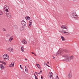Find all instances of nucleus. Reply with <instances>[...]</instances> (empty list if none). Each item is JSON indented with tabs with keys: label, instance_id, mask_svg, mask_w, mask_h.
Returning <instances> with one entry per match:
<instances>
[{
	"label": "nucleus",
	"instance_id": "obj_9",
	"mask_svg": "<svg viewBox=\"0 0 79 79\" xmlns=\"http://www.w3.org/2000/svg\"><path fill=\"white\" fill-rule=\"evenodd\" d=\"M13 40V36L10 37L9 39V41L10 42H11Z\"/></svg>",
	"mask_w": 79,
	"mask_h": 79
},
{
	"label": "nucleus",
	"instance_id": "obj_5",
	"mask_svg": "<svg viewBox=\"0 0 79 79\" xmlns=\"http://www.w3.org/2000/svg\"><path fill=\"white\" fill-rule=\"evenodd\" d=\"M6 15L10 19L11 18V14L10 13H7L6 14Z\"/></svg>",
	"mask_w": 79,
	"mask_h": 79
},
{
	"label": "nucleus",
	"instance_id": "obj_20",
	"mask_svg": "<svg viewBox=\"0 0 79 79\" xmlns=\"http://www.w3.org/2000/svg\"><path fill=\"white\" fill-rule=\"evenodd\" d=\"M36 66L37 67L39 68H40V65L38 64H36Z\"/></svg>",
	"mask_w": 79,
	"mask_h": 79
},
{
	"label": "nucleus",
	"instance_id": "obj_17",
	"mask_svg": "<svg viewBox=\"0 0 79 79\" xmlns=\"http://www.w3.org/2000/svg\"><path fill=\"white\" fill-rule=\"evenodd\" d=\"M14 28L15 29H18V26L16 25H15L14 26Z\"/></svg>",
	"mask_w": 79,
	"mask_h": 79
},
{
	"label": "nucleus",
	"instance_id": "obj_54",
	"mask_svg": "<svg viewBox=\"0 0 79 79\" xmlns=\"http://www.w3.org/2000/svg\"><path fill=\"white\" fill-rule=\"evenodd\" d=\"M25 68H26V66H25Z\"/></svg>",
	"mask_w": 79,
	"mask_h": 79
},
{
	"label": "nucleus",
	"instance_id": "obj_24",
	"mask_svg": "<svg viewBox=\"0 0 79 79\" xmlns=\"http://www.w3.org/2000/svg\"><path fill=\"white\" fill-rule=\"evenodd\" d=\"M3 14V12L2 11V10H0V15Z\"/></svg>",
	"mask_w": 79,
	"mask_h": 79
},
{
	"label": "nucleus",
	"instance_id": "obj_39",
	"mask_svg": "<svg viewBox=\"0 0 79 79\" xmlns=\"http://www.w3.org/2000/svg\"><path fill=\"white\" fill-rule=\"evenodd\" d=\"M53 59L54 60H55V57L53 56Z\"/></svg>",
	"mask_w": 79,
	"mask_h": 79
},
{
	"label": "nucleus",
	"instance_id": "obj_29",
	"mask_svg": "<svg viewBox=\"0 0 79 79\" xmlns=\"http://www.w3.org/2000/svg\"><path fill=\"white\" fill-rule=\"evenodd\" d=\"M65 34H66L67 35H68L69 34V33L65 31Z\"/></svg>",
	"mask_w": 79,
	"mask_h": 79
},
{
	"label": "nucleus",
	"instance_id": "obj_19",
	"mask_svg": "<svg viewBox=\"0 0 79 79\" xmlns=\"http://www.w3.org/2000/svg\"><path fill=\"white\" fill-rule=\"evenodd\" d=\"M21 50L22 51V52H24V48H23V46L21 47Z\"/></svg>",
	"mask_w": 79,
	"mask_h": 79
},
{
	"label": "nucleus",
	"instance_id": "obj_26",
	"mask_svg": "<svg viewBox=\"0 0 79 79\" xmlns=\"http://www.w3.org/2000/svg\"><path fill=\"white\" fill-rule=\"evenodd\" d=\"M34 76H35V79H38L37 78V77H36V75H35V74H34Z\"/></svg>",
	"mask_w": 79,
	"mask_h": 79
},
{
	"label": "nucleus",
	"instance_id": "obj_48",
	"mask_svg": "<svg viewBox=\"0 0 79 79\" xmlns=\"http://www.w3.org/2000/svg\"><path fill=\"white\" fill-rule=\"evenodd\" d=\"M44 64V65H45V64H47V63H45Z\"/></svg>",
	"mask_w": 79,
	"mask_h": 79
},
{
	"label": "nucleus",
	"instance_id": "obj_32",
	"mask_svg": "<svg viewBox=\"0 0 79 79\" xmlns=\"http://www.w3.org/2000/svg\"><path fill=\"white\" fill-rule=\"evenodd\" d=\"M27 19H31V18L29 17H27Z\"/></svg>",
	"mask_w": 79,
	"mask_h": 79
},
{
	"label": "nucleus",
	"instance_id": "obj_37",
	"mask_svg": "<svg viewBox=\"0 0 79 79\" xmlns=\"http://www.w3.org/2000/svg\"><path fill=\"white\" fill-rule=\"evenodd\" d=\"M8 9V6H7V7H6V9Z\"/></svg>",
	"mask_w": 79,
	"mask_h": 79
},
{
	"label": "nucleus",
	"instance_id": "obj_10",
	"mask_svg": "<svg viewBox=\"0 0 79 79\" xmlns=\"http://www.w3.org/2000/svg\"><path fill=\"white\" fill-rule=\"evenodd\" d=\"M53 73L52 72H50L49 74V77H53Z\"/></svg>",
	"mask_w": 79,
	"mask_h": 79
},
{
	"label": "nucleus",
	"instance_id": "obj_42",
	"mask_svg": "<svg viewBox=\"0 0 79 79\" xmlns=\"http://www.w3.org/2000/svg\"><path fill=\"white\" fill-rule=\"evenodd\" d=\"M38 74H41V73H40H40H38Z\"/></svg>",
	"mask_w": 79,
	"mask_h": 79
},
{
	"label": "nucleus",
	"instance_id": "obj_11",
	"mask_svg": "<svg viewBox=\"0 0 79 79\" xmlns=\"http://www.w3.org/2000/svg\"><path fill=\"white\" fill-rule=\"evenodd\" d=\"M8 50L9 51V52H13V49L12 48H8Z\"/></svg>",
	"mask_w": 79,
	"mask_h": 79
},
{
	"label": "nucleus",
	"instance_id": "obj_28",
	"mask_svg": "<svg viewBox=\"0 0 79 79\" xmlns=\"http://www.w3.org/2000/svg\"><path fill=\"white\" fill-rule=\"evenodd\" d=\"M61 32H62V33H63V34H65L66 31H61Z\"/></svg>",
	"mask_w": 79,
	"mask_h": 79
},
{
	"label": "nucleus",
	"instance_id": "obj_14",
	"mask_svg": "<svg viewBox=\"0 0 79 79\" xmlns=\"http://www.w3.org/2000/svg\"><path fill=\"white\" fill-rule=\"evenodd\" d=\"M74 59V56H71L69 58V60H73Z\"/></svg>",
	"mask_w": 79,
	"mask_h": 79
},
{
	"label": "nucleus",
	"instance_id": "obj_2",
	"mask_svg": "<svg viewBox=\"0 0 79 79\" xmlns=\"http://www.w3.org/2000/svg\"><path fill=\"white\" fill-rule=\"evenodd\" d=\"M63 57L66 58V61L68 62L69 61V55L64 54L62 56Z\"/></svg>",
	"mask_w": 79,
	"mask_h": 79
},
{
	"label": "nucleus",
	"instance_id": "obj_50",
	"mask_svg": "<svg viewBox=\"0 0 79 79\" xmlns=\"http://www.w3.org/2000/svg\"><path fill=\"white\" fill-rule=\"evenodd\" d=\"M48 67H50V66H49V65H48Z\"/></svg>",
	"mask_w": 79,
	"mask_h": 79
},
{
	"label": "nucleus",
	"instance_id": "obj_31",
	"mask_svg": "<svg viewBox=\"0 0 79 79\" xmlns=\"http://www.w3.org/2000/svg\"><path fill=\"white\" fill-rule=\"evenodd\" d=\"M3 31H6V30L5 29V28H3Z\"/></svg>",
	"mask_w": 79,
	"mask_h": 79
},
{
	"label": "nucleus",
	"instance_id": "obj_6",
	"mask_svg": "<svg viewBox=\"0 0 79 79\" xmlns=\"http://www.w3.org/2000/svg\"><path fill=\"white\" fill-rule=\"evenodd\" d=\"M21 23L22 25H23V26H26V23L24 20L22 21Z\"/></svg>",
	"mask_w": 79,
	"mask_h": 79
},
{
	"label": "nucleus",
	"instance_id": "obj_12",
	"mask_svg": "<svg viewBox=\"0 0 79 79\" xmlns=\"http://www.w3.org/2000/svg\"><path fill=\"white\" fill-rule=\"evenodd\" d=\"M22 43L23 44H27V41L25 40H23L22 41Z\"/></svg>",
	"mask_w": 79,
	"mask_h": 79
},
{
	"label": "nucleus",
	"instance_id": "obj_18",
	"mask_svg": "<svg viewBox=\"0 0 79 79\" xmlns=\"http://www.w3.org/2000/svg\"><path fill=\"white\" fill-rule=\"evenodd\" d=\"M61 39L62 40V41H64V38L63 36H61Z\"/></svg>",
	"mask_w": 79,
	"mask_h": 79
},
{
	"label": "nucleus",
	"instance_id": "obj_35",
	"mask_svg": "<svg viewBox=\"0 0 79 79\" xmlns=\"http://www.w3.org/2000/svg\"><path fill=\"white\" fill-rule=\"evenodd\" d=\"M6 11H7V12H8V9H5Z\"/></svg>",
	"mask_w": 79,
	"mask_h": 79
},
{
	"label": "nucleus",
	"instance_id": "obj_16",
	"mask_svg": "<svg viewBox=\"0 0 79 79\" xmlns=\"http://www.w3.org/2000/svg\"><path fill=\"white\" fill-rule=\"evenodd\" d=\"M20 30L21 31H23V30H24V28H23V27H20Z\"/></svg>",
	"mask_w": 79,
	"mask_h": 79
},
{
	"label": "nucleus",
	"instance_id": "obj_55",
	"mask_svg": "<svg viewBox=\"0 0 79 79\" xmlns=\"http://www.w3.org/2000/svg\"><path fill=\"white\" fill-rule=\"evenodd\" d=\"M69 75L68 76L69 77Z\"/></svg>",
	"mask_w": 79,
	"mask_h": 79
},
{
	"label": "nucleus",
	"instance_id": "obj_3",
	"mask_svg": "<svg viewBox=\"0 0 79 79\" xmlns=\"http://www.w3.org/2000/svg\"><path fill=\"white\" fill-rule=\"evenodd\" d=\"M3 58L6 61H8L9 60V56L8 55H3Z\"/></svg>",
	"mask_w": 79,
	"mask_h": 79
},
{
	"label": "nucleus",
	"instance_id": "obj_38",
	"mask_svg": "<svg viewBox=\"0 0 79 79\" xmlns=\"http://www.w3.org/2000/svg\"><path fill=\"white\" fill-rule=\"evenodd\" d=\"M35 74H36V75H37V74H38V73L37 72H35Z\"/></svg>",
	"mask_w": 79,
	"mask_h": 79
},
{
	"label": "nucleus",
	"instance_id": "obj_15",
	"mask_svg": "<svg viewBox=\"0 0 79 79\" xmlns=\"http://www.w3.org/2000/svg\"><path fill=\"white\" fill-rule=\"evenodd\" d=\"M72 77V75L71 74V70H70V72L69 73V78H71Z\"/></svg>",
	"mask_w": 79,
	"mask_h": 79
},
{
	"label": "nucleus",
	"instance_id": "obj_44",
	"mask_svg": "<svg viewBox=\"0 0 79 79\" xmlns=\"http://www.w3.org/2000/svg\"><path fill=\"white\" fill-rule=\"evenodd\" d=\"M25 60L27 61V59L25 58Z\"/></svg>",
	"mask_w": 79,
	"mask_h": 79
},
{
	"label": "nucleus",
	"instance_id": "obj_45",
	"mask_svg": "<svg viewBox=\"0 0 79 79\" xmlns=\"http://www.w3.org/2000/svg\"><path fill=\"white\" fill-rule=\"evenodd\" d=\"M76 0H73V2H75Z\"/></svg>",
	"mask_w": 79,
	"mask_h": 79
},
{
	"label": "nucleus",
	"instance_id": "obj_25",
	"mask_svg": "<svg viewBox=\"0 0 79 79\" xmlns=\"http://www.w3.org/2000/svg\"><path fill=\"white\" fill-rule=\"evenodd\" d=\"M32 20H30V21H29V23H30V24H32Z\"/></svg>",
	"mask_w": 79,
	"mask_h": 79
},
{
	"label": "nucleus",
	"instance_id": "obj_34",
	"mask_svg": "<svg viewBox=\"0 0 79 79\" xmlns=\"http://www.w3.org/2000/svg\"><path fill=\"white\" fill-rule=\"evenodd\" d=\"M7 6H4V9H5Z\"/></svg>",
	"mask_w": 79,
	"mask_h": 79
},
{
	"label": "nucleus",
	"instance_id": "obj_13",
	"mask_svg": "<svg viewBox=\"0 0 79 79\" xmlns=\"http://www.w3.org/2000/svg\"><path fill=\"white\" fill-rule=\"evenodd\" d=\"M0 67L1 69H4L5 68V67L3 66V65L2 64H1Z\"/></svg>",
	"mask_w": 79,
	"mask_h": 79
},
{
	"label": "nucleus",
	"instance_id": "obj_33",
	"mask_svg": "<svg viewBox=\"0 0 79 79\" xmlns=\"http://www.w3.org/2000/svg\"><path fill=\"white\" fill-rule=\"evenodd\" d=\"M20 67L21 69H23V67H22V66H21V65H20Z\"/></svg>",
	"mask_w": 79,
	"mask_h": 79
},
{
	"label": "nucleus",
	"instance_id": "obj_22",
	"mask_svg": "<svg viewBox=\"0 0 79 79\" xmlns=\"http://www.w3.org/2000/svg\"><path fill=\"white\" fill-rule=\"evenodd\" d=\"M10 34H7L6 35V37H10Z\"/></svg>",
	"mask_w": 79,
	"mask_h": 79
},
{
	"label": "nucleus",
	"instance_id": "obj_27",
	"mask_svg": "<svg viewBox=\"0 0 79 79\" xmlns=\"http://www.w3.org/2000/svg\"><path fill=\"white\" fill-rule=\"evenodd\" d=\"M49 79H53V77H49Z\"/></svg>",
	"mask_w": 79,
	"mask_h": 79
},
{
	"label": "nucleus",
	"instance_id": "obj_30",
	"mask_svg": "<svg viewBox=\"0 0 79 79\" xmlns=\"http://www.w3.org/2000/svg\"><path fill=\"white\" fill-rule=\"evenodd\" d=\"M56 79H59V78L57 76H56Z\"/></svg>",
	"mask_w": 79,
	"mask_h": 79
},
{
	"label": "nucleus",
	"instance_id": "obj_51",
	"mask_svg": "<svg viewBox=\"0 0 79 79\" xmlns=\"http://www.w3.org/2000/svg\"><path fill=\"white\" fill-rule=\"evenodd\" d=\"M34 55H35V56H36V55H35V53L34 54Z\"/></svg>",
	"mask_w": 79,
	"mask_h": 79
},
{
	"label": "nucleus",
	"instance_id": "obj_49",
	"mask_svg": "<svg viewBox=\"0 0 79 79\" xmlns=\"http://www.w3.org/2000/svg\"><path fill=\"white\" fill-rule=\"evenodd\" d=\"M59 32H62V31H59Z\"/></svg>",
	"mask_w": 79,
	"mask_h": 79
},
{
	"label": "nucleus",
	"instance_id": "obj_53",
	"mask_svg": "<svg viewBox=\"0 0 79 79\" xmlns=\"http://www.w3.org/2000/svg\"><path fill=\"white\" fill-rule=\"evenodd\" d=\"M1 62H2V61L0 60V63H1Z\"/></svg>",
	"mask_w": 79,
	"mask_h": 79
},
{
	"label": "nucleus",
	"instance_id": "obj_41",
	"mask_svg": "<svg viewBox=\"0 0 79 79\" xmlns=\"http://www.w3.org/2000/svg\"><path fill=\"white\" fill-rule=\"evenodd\" d=\"M41 79H44V78H43V77L42 76L41 77Z\"/></svg>",
	"mask_w": 79,
	"mask_h": 79
},
{
	"label": "nucleus",
	"instance_id": "obj_1",
	"mask_svg": "<svg viewBox=\"0 0 79 79\" xmlns=\"http://www.w3.org/2000/svg\"><path fill=\"white\" fill-rule=\"evenodd\" d=\"M64 52V50L60 49L56 53V56H60L63 54Z\"/></svg>",
	"mask_w": 79,
	"mask_h": 79
},
{
	"label": "nucleus",
	"instance_id": "obj_36",
	"mask_svg": "<svg viewBox=\"0 0 79 79\" xmlns=\"http://www.w3.org/2000/svg\"><path fill=\"white\" fill-rule=\"evenodd\" d=\"M27 71H28L27 69H25V71H26V72H27Z\"/></svg>",
	"mask_w": 79,
	"mask_h": 79
},
{
	"label": "nucleus",
	"instance_id": "obj_8",
	"mask_svg": "<svg viewBox=\"0 0 79 79\" xmlns=\"http://www.w3.org/2000/svg\"><path fill=\"white\" fill-rule=\"evenodd\" d=\"M14 64H15V62H12L11 64L9 65V67H10V68H11V67H13V66H14Z\"/></svg>",
	"mask_w": 79,
	"mask_h": 79
},
{
	"label": "nucleus",
	"instance_id": "obj_43",
	"mask_svg": "<svg viewBox=\"0 0 79 79\" xmlns=\"http://www.w3.org/2000/svg\"><path fill=\"white\" fill-rule=\"evenodd\" d=\"M31 53H32V54H33L34 55V54H35L34 52H31Z\"/></svg>",
	"mask_w": 79,
	"mask_h": 79
},
{
	"label": "nucleus",
	"instance_id": "obj_52",
	"mask_svg": "<svg viewBox=\"0 0 79 79\" xmlns=\"http://www.w3.org/2000/svg\"><path fill=\"white\" fill-rule=\"evenodd\" d=\"M40 73H42V71H40Z\"/></svg>",
	"mask_w": 79,
	"mask_h": 79
},
{
	"label": "nucleus",
	"instance_id": "obj_40",
	"mask_svg": "<svg viewBox=\"0 0 79 79\" xmlns=\"http://www.w3.org/2000/svg\"><path fill=\"white\" fill-rule=\"evenodd\" d=\"M25 19H26L27 20V17H25Z\"/></svg>",
	"mask_w": 79,
	"mask_h": 79
},
{
	"label": "nucleus",
	"instance_id": "obj_21",
	"mask_svg": "<svg viewBox=\"0 0 79 79\" xmlns=\"http://www.w3.org/2000/svg\"><path fill=\"white\" fill-rule=\"evenodd\" d=\"M32 24L29 23L28 25V27H31Z\"/></svg>",
	"mask_w": 79,
	"mask_h": 79
},
{
	"label": "nucleus",
	"instance_id": "obj_4",
	"mask_svg": "<svg viewBox=\"0 0 79 79\" xmlns=\"http://www.w3.org/2000/svg\"><path fill=\"white\" fill-rule=\"evenodd\" d=\"M71 16L72 18H77V15L76 13H72L71 14Z\"/></svg>",
	"mask_w": 79,
	"mask_h": 79
},
{
	"label": "nucleus",
	"instance_id": "obj_47",
	"mask_svg": "<svg viewBox=\"0 0 79 79\" xmlns=\"http://www.w3.org/2000/svg\"><path fill=\"white\" fill-rule=\"evenodd\" d=\"M47 63H48V64H49V62H48V61H47Z\"/></svg>",
	"mask_w": 79,
	"mask_h": 79
},
{
	"label": "nucleus",
	"instance_id": "obj_7",
	"mask_svg": "<svg viewBox=\"0 0 79 79\" xmlns=\"http://www.w3.org/2000/svg\"><path fill=\"white\" fill-rule=\"evenodd\" d=\"M62 29H68V27L64 25H62L61 26Z\"/></svg>",
	"mask_w": 79,
	"mask_h": 79
},
{
	"label": "nucleus",
	"instance_id": "obj_23",
	"mask_svg": "<svg viewBox=\"0 0 79 79\" xmlns=\"http://www.w3.org/2000/svg\"><path fill=\"white\" fill-rule=\"evenodd\" d=\"M1 63L3 64H4L5 65L6 64V63H5V62L1 61Z\"/></svg>",
	"mask_w": 79,
	"mask_h": 79
},
{
	"label": "nucleus",
	"instance_id": "obj_46",
	"mask_svg": "<svg viewBox=\"0 0 79 79\" xmlns=\"http://www.w3.org/2000/svg\"><path fill=\"white\" fill-rule=\"evenodd\" d=\"M46 66H48V64H46Z\"/></svg>",
	"mask_w": 79,
	"mask_h": 79
}]
</instances>
